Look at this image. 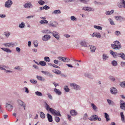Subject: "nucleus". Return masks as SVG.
I'll return each instance as SVG.
<instances>
[{"label":"nucleus","mask_w":125,"mask_h":125,"mask_svg":"<svg viewBox=\"0 0 125 125\" xmlns=\"http://www.w3.org/2000/svg\"><path fill=\"white\" fill-rule=\"evenodd\" d=\"M7 109L9 111H11L13 109V106L7 103L6 104Z\"/></svg>","instance_id":"nucleus-13"},{"label":"nucleus","mask_w":125,"mask_h":125,"mask_svg":"<svg viewBox=\"0 0 125 125\" xmlns=\"http://www.w3.org/2000/svg\"><path fill=\"white\" fill-rule=\"evenodd\" d=\"M117 6L120 8H125V1L124 0H120L117 4Z\"/></svg>","instance_id":"nucleus-7"},{"label":"nucleus","mask_w":125,"mask_h":125,"mask_svg":"<svg viewBox=\"0 0 125 125\" xmlns=\"http://www.w3.org/2000/svg\"><path fill=\"white\" fill-rule=\"evenodd\" d=\"M64 89L65 91L66 92H68L69 91L70 89L68 88L67 86H65L64 87Z\"/></svg>","instance_id":"nucleus-53"},{"label":"nucleus","mask_w":125,"mask_h":125,"mask_svg":"<svg viewBox=\"0 0 125 125\" xmlns=\"http://www.w3.org/2000/svg\"><path fill=\"white\" fill-rule=\"evenodd\" d=\"M38 3L40 5H43L45 3V2L43 0H41L38 1Z\"/></svg>","instance_id":"nucleus-45"},{"label":"nucleus","mask_w":125,"mask_h":125,"mask_svg":"<svg viewBox=\"0 0 125 125\" xmlns=\"http://www.w3.org/2000/svg\"><path fill=\"white\" fill-rule=\"evenodd\" d=\"M35 93L38 96H42V94L41 92L38 91L36 92Z\"/></svg>","instance_id":"nucleus-46"},{"label":"nucleus","mask_w":125,"mask_h":125,"mask_svg":"<svg viewBox=\"0 0 125 125\" xmlns=\"http://www.w3.org/2000/svg\"><path fill=\"white\" fill-rule=\"evenodd\" d=\"M109 78L112 81H114L115 80V78L113 76H110L109 77Z\"/></svg>","instance_id":"nucleus-51"},{"label":"nucleus","mask_w":125,"mask_h":125,"mask_svg":"<svg viewBox=\"0 0 125 125\" xmlns=\"http://www.w3.org/2000/svg\"><path fill=\"white\" fill-rule=\"evenodd\" d=\"M89 0H80V1L84 4H87L89 1Z\"/></svg>","instance_id":"nucleus-49"},{"label":"nucleus","mask_w":125,"mask_h":125,"mask_svg":"<svg viewBox=\"0 0 125 125\" xmlns=\"http://www.w3.org/2000/svg\"><path fill=\"white\" fill-rule=\"evenodd\" d=\"M114 12V10H112L111 11H106L105 12V14L106 15H110L112 14Z\"/></svg>","instance_id":"nucleus-26"},{"label":"nucleus","mask_w":125,"mask_h":125,"mask_svg":"<svg viewBox=\"0 0 125 125\" xmlns=\"http://www.w3.org/2000/svg\"><path fill=\"white\" fill-rule=\"evenodd\" d=\"M36 78L39 80L42 81H45V79L41 76H40L38 75L36 76Z\"/></svg>","instance_id":"nucleus-24"},{"label":"nucleus","mask_w":125,"mask_h":125,"mask_svg":"<svg viewBox=\"0 0 125 125\" xmlns=\"http://www.w3.org/2000/svg\"><path fill=\"white\" fill-rule=\"evenodd\" d=\"M104 116L106 119V121L110 120L109 115L107 113H104Z\"/></svg>","instance_id":"nucleus-29"},{"label":"nucleus","mask_w":125,"mask_h":125,"mask_svg":"<svg viewBox=\"0 0 125 125\" xmlns=\"http://www.w3.org/2000/svg\"><path fill=\"white\" fill-rule=\"evenodd\" d=\"M60 61H59L57 60H55L54 61V63L58 65V63L60 62Z\"/></svg>","instance_id":"nucleus-64"},{"label":"nucleus","mask_w":125,"mask_h":125,"mask_svg":"<svg viewBox=\"0 0 125 125\" xmlns=\"http://www.w3.org/2000/svg\"><path fill=\"white\" fill-rule=\"evenodd\" d=\"M70 113L71 115L73 116H75L77 114V112L74 110H71L70 111Z\"/></svg>","instance_id":"nucleus-19"},{"label":"nucleus","mask_w":125,"mask_h":125,"mask_svg":"<svg viewBox=\"0 0 125 125\" xmlns=\"http://www.w3.org/2000/svg\"><path fill=\"white\" fill-rule=\"evenodd\" d=\"M94 3L95 4H98L99 5H102V3L100 2H98L95 1L94 2Z\"/></svg>","instance_id":"nucleus-62"},{"label":"nucleus","mask_w":125,"mask_h":125,"mask_svg":"<svg viewBox=\"0 0 125 125\" xmlns=\"http://www.w3.org/2000/svg\"><path fill=\"white\" fill-rule=\"evenodd\" d=\"M17 44V43L15 42H11L4 43L3 45L6 47H12L16 46Z\"/></svg>","instance_id":"nucleus-5"},{"label":"nucleus","mask_w":125,"mask_h":125,"mask_svg":"<svg viewBox=\"0 0 125 125\" xmlns=\"http://www.w3.org/2000/svg\"><path fill=\"white\" fill-rule=\"evenodd\" d=\"M115 18L116 20L117 21L120 20L121 21L125 20V19L121 16H115Z\"/></svg>","instance_id":"nucleus-14"},{"label":"nucleus","mask_w":125,"mask_h":125,"mask_svg":"<svg viewBox=\"0 0 125 125\" xmlns=\"http://www.w3.org/2000/svg\"><path fill=\"white\" fill-rule=\"evenodd\" d=\"M42 32L43 33L47 34L52 33L49 30H43L42 31Z\"/></svg>","instance_id":"nucleus-36"},{"label":"nucleus","mask_w":125,"mask_h":125,"mask_svg":"<svg viewBox=\"0 0 125 125\" xmlns=\"http://www.w3.org/2000/svg\"><path fill=\"white\" fill-rule=\"evenodd\" d=\"M54 90L56 94L58 95H60L61 94V92L59 89L55 88Z\"/></svg>","instance_id":"nucleus-22"},{"label":"nucleus","mask_w":125,"mask_h":125,"mask_svg":"<svg viewBox=\"0 0 125 125\" xmlns=\"http://www.w3.org/2000/svg\"><path fill=\"white\" fill-rule=\"evenodd\" d=\"M47 95L48 96V98L51 100L52 99V97L51 95L49 93H48L47 94Z\"/></svg>","instance_id":"nucleus-60"},{"label":"nucleus","mask_w":125,"mask_h":125,"mask_svg":"<svg viewBox=\"0 0 125 125\" xmlns=\"http://www.w3.org/2000/svg\"><path fill=\"white\" fill-rule=\"evenodd\" d=\"M87 11H94V9L89 7H87Z\"/></svg>","instance_id":"nucleus-52"},{"label":"nucleus","mask_w":125,"mask_h":125,"mask_svg":"<svg viewBox=\"0 0 125 125\" xmlns=\"http://www.w3.org/2000/svg\"><path fill=\"white\" fill-rule=\"evenodd\" d=\"M47 115L49 121V122H52V115L49 113L47 114Z\"/></svg>","instance_id":"nucleus-18"},{"label":"nucleus","mask_w":125,"mask_h":125,"mask_svg":"<svg viewBox=\"0 0 125 125\" xmlns=\"http://www.w3.org/2000/svg\"><path fill=\"white\" fill-rule=\"evenodd\" d=\"M120 108L122 109L125 110V102L120 103Z\"/></svg>","instance_id":"nucleus-25"},{"label":"nucleus","mask_w":125,"mask_h":125,"mask_svg":"<svg viewBox=\"0 0 125 125\" xmlns=\"http://www.w3.org/2000/svg\"><path fill=\"white\" fill-rule=\"evenodd\" d=\"M44 9L45 10L49 9L50 8V7L47 5H45L43 7Z\"/></svg>","instance_id":"nucleus-63"},{"label":"nucleus","mask_w":125,"mask_h":125,"mask_svg":"<svg viewBox=\"0 0 125 125\" xmlns=\"http://www.w3.org/2000/svg\"><path fill=\"white\" fill-rule=\"evenodd\" d=\"M70 85L74 90L77 91L80 90L81 89L80 85L75 83H70Z\"/></svg>","instance_id":"nucleus-4"},{"label":"nucleus","mask_w":125,"mask_h":125,"mask_svg":"<svg viewBox=\"0 0 125 125\" xmlns=\"http://www.w3.org/2000/svg\"><path fill=\"white\" fill-rule=\"evenodd\" d=\"M30 82H31L32 83L35 84L37 82V81L36 80L33 79H31L30 80Z\"/></svg>","instance_id":"nucleus-50"},{"label":"nucleus","mask_w":125,"mask_h":125,"mask_svg":"<svg viewBox=\"0 0 125 125\" xmlns=\"http://www.w3.org/2000/svg\"><path fill=\"white\" fill-rule=\"evenodd\" d=\"M110 90L111 93L112 94H116L117 93V90L116 89L115 87H112L111 88Z\"/></svg>","instance_id":"nucleus-11"},{"label":"nucleus","mask_w":125,"mask_h":125,"mask_svg":"<svg viewBox=\"0 0 125 125\" xmlns=\"http://www.w3.org/2000/svg\"><path fill=\"white\" fill-rule=\"evenodd\" d=\"M88 119L91 121H95L96 120L100 121L101 120V119L100 117H99L98 115H92L90 118H89Z\"/></svg>","instance_id":"nucleus-6"},{"label":"nucleus","mask_w":125,"mask_h":125,"mask_svg":"<svg viewBox=\"0 0 125 125\" xmlns=\"http://www.w3.org/2000/svg\"><path fill=\"white\" fill-rule=\"evenodd\" d=\"M84 76L86 77H88L89 78H92L91 75L89 73H85L84 74Z\"/></svg>","instance_id":"nucleus-35"},{"label":"nucleus","mask_w":125,"mask_h":125,"mask_svg":"<svg viewBox=\"0 0 125 125\" xmlns=\"http://www.w3.org/2000/svg\"><path fill=\"white\" fill-rule=\"evenodd\" d=\"M120 86L123 88L125 87V81H123L120 83Z\"/></svg>","instance_id":"nucleus-37"},{"label":"nucleus","mask_w":125,"mask_h":125,"mask_svg":"<svg viewBox=\"0 0 125 125\" xmlns=\"http://www.w3.org/2000/svg\"><path fill=\"white\" fill-rule=\"evenodd\" d=\"M88 117V115L86 113L84 114L83 116V119L84 120H86Z\"/></svg>","instance_id":"nucleus-54"},{"label":"nucleus","mask_w":125,"mask_h":125,"mask_svg":"<svg viewBox=\"0 0 125 125\" xmlns=\"http://www.w3.org/2000/svg\"><path fill=\"white\" fill-rule=\"evenodd\" d=\"M24 6L25 8H32L33 7V6L30 3H26L24 5Z\"/></svg>","instance_id":"nucleus-17"},{"label":"nucleus","mask_w":125,"mask_h":125,"mask_svg":"<svg viewBox=\"0 0 125 125\" xmlns=\"http://www.w3.org/2000/svg\"><path fill=\"white\" fill-rule=\"evenodd\" d=\"M55 120L56 122L58 123L59 122L60 119L59 117H55Z\"/></svg>","instance_id":"nucleus-58"},{"label":"nucleus","mask_w":125,"mask_h":125,"mask_svg":"<svg viewBox=\"0 0 125 125\" xmlns=\"http://www.w3.org/2000/svg\"><path fill=\"white\" fill-rule=\"evenodd\" d=\"M117 56L121 57L123 60H125V55L122 52L118 53Z\"/></svg>","instance_id":"nucleus-15"},{"label":"nucleus","mask_w":125,"mask_h":125,"mask_svg":"<svg viewBox=\"0 0 125 125\" xmlns=\"http://www.w3.org/2000/svg\"><path fill=\"white\" fill-rule=\"evenodd\" d=\"M53 72L56 74H59L61 73V72L59 70L56 69L53 71Z\"/></svg>","instance_id":"nucleus-42"},{"label":"nucleus","mask_w":125,"mask_h":125,"mask_svg":"<svg viewBox=\"0 0 125 125\" xmlns=\"http://www.w3.org/2000/svg\"><path fill=\"white\" fill-rule=\"evenodd\" d=\"M94 27L95 29L99 30H102V28L101 27L97 26V25H94Z\"/></svg>","instance_id":"nucleus-40"},{"label":"nucleus","mask_w":125,"mask_h":125,"mask_svg":"<svg viewBox=\"0 0 125 125\" xmlns=\"http://www.w3.org/2000/svg\"><path fill=\"white\" fill-rule=\"evenodd\" d=\"M44 61L47 62H49L50 61V60L48 57L46 56L44 57Z\"/></svg>","instance_id":"nucleus-43"},{"label":"nucleus","mask_w":125,"mask_h":125,"mask_svg":"<svg viewBox=\"0 0 125 125\" xmlns=\"http://www.w3.org/2000/svg\"><path fill=\"white\" fill-rule=\"evenodd\" d=\"M13 2L11 0H8L6 1L5 4V6L7 8H10Z\"/></svg>","instance_id":"nucleus-8"},{"label":"nucleus","mask_w":125,"mask_h":125,"mask_svg":"<svg viewBox=\"0 0 125 125\" xmlns=\"http://www.w3.org/2000/svg\"><path fill=\"white\" fill-rule=\"evenodd\" d=\"M80 45L82 47H88L87 45V43L85 41H82L80 43Z\"/></svg>","instance_id":"nucleus-21"},{"label":"nucleus","mask_w":125,"mask_h":125,"mask_svg":"<svg viewBox=\"0 0 125 125\" xmlns=\"http://www.w3.org/2000/svg\"><path fill=\"white\" fill-rule=\"evenodd\" d=\"M9 68V67L8 66H6L4 64L0 65V70H4V72L6 73H12L13 71L10 70H7L6 69Z\"/></svg>","instance_id":"nucleus-3"},{"label":"nucleus","mask_w":125,"mask_h":125,"mask_svg":"<svg viewBox=\"0 0 125 125\" xmlns=\"http://www.w3.org/2000/svg\"><path fill=\"white\" fill-rule=\"evenodd\" d=\"M50 35L46 34L44 35L42 38V40L44 41H48L50 38Z\"/></svg>","instance_id":"nucleus-12"},{"label":"nucleus","mask_w":125,"mask_h":125,"mask_svg":"<svg viewBox=\"0 0 125 125\" xmlns=\"http://www.w3.org/2000/svg\"><path fill=\"white\" fill-rule=\"evenodd\" d=\"M1 49L4 51L8 53H11L12 52V51L9 48H1Z\"/></svg>","instance_id":"nucleus-20"},{"label":"nucleus","mask_w":125,"mask_h":125,"mask_svg":"<svg viewBox=\"0 0 125 125\" xmlns=\"http://www.w3.org/2000/svg\"><path fill=\"white\" fill-rule=\"evenodd\" d=\"M115 34L117 36H119L121 34L120 32L118 31H117L115 32Z\"/></svg>","instance_id":"nucleus-56"},{"label":"nucleus","mask_w":125,"mask_h":125,"mask_svg":"<svg viewBox=\"0 0 125 125\" xmlns=\"http://www.w3.org/2000/svg\"><path fill=\"white\" fill-rule=\"evenodd\" d=\"M63 58H64V57L62 56H59L57 57V59L59 60L62 61L63 62H65L64 61L65 60H63Z\"/></svg>","instance_id":"nucleus-59"},{"label":"nucleus","mask_w":125,"mask_h":125,"mask_svg":"<svg viewBox=\"0 0 125 125\" xmlns=\"http://www.w3.org/2000/svg\"><path fill=\"white\" fill-rule=\"evenodd\" d=\"M113 44H111L112 48L115 50H119L121 48L122 46L120 42L118 41L114 42Z\"/></svg>","instance_id":"nucleus-2"},{"label":"nucleus","mask_w":125,"mask_h":125,"mask_svg":"<svg viewBox=\"0 0 125 125\" xmlns=\"http://www.w3.org/2000/svg\"><path fill=\"white\" fill-rule=\"evenodd\" d=\"M4 34L5 35L6 37H8L10 35V33L9 32H5L4 33Z\"/></svg>","instance_id":"nucleus-47"},{"label":"nucleus","mask_w":125,"mask_h":125,"mask_svg":"<svg viewBox=\"0 0 125 125\" xmlns=\"http://www.w3.org/2000/svg\"><path fill=\"white\" fill-rule=\"evenodd\" d=\"M17 102H18V103L21 106H22L25 103L23 102L20 99H18Z\"/></svg>","instance_id":"nucleus-27"},{"label":"nucleus","mask_w":125,"mask_h":125,"mask_svg":"<svg viewBox=\"0 0 125 125\" xmlns=\"http://www.w3.org/2000/svg\"><path fill=\"white\" fill-rule=\"evenodd\" d=\"M48 21L46 20H42L39 21L40 23L42 24H47L48 23Z\"/></svg>","instance_id":"nucleus-33"},{"label":"nucleus","mask_w":125,"mask_h":125,"mask_svg":"<svg viewBox=\"0 0 125 125\" xmlns=\"http://www.w3.org/2000/svg\"><path fill=\"white\" fill-rule=\"evenodd\" d=\"M33 43L34 46L35 47H37L38 46V42L37 41H33Z\"/></svg>","instance_id":"nucleus-48"},{"label":"nucleus","mask_w":125,"mask_h":125,"mask_svg":"<svg viewBox=\"0 0 125 125\" xmlns=\"http://www.w3.org/2000/svg\"><path fill=\"white\" fill-rule=\"evenodd\" d=\"M108 20L110 21V23L112 25H115V23L114 22V21L111 19H109Z\"/></svg>","instance_id":"nucleus-55"},{"label":"nucleus","mask_w":125,"mask_h":125,"mask_svg":"<svg viewBox=\"0 0 125 125\" xmlns=\"http://www.w3.org/2000/svg\"><path fill=\"white\" fill-rule=\"evenodd\" d=\"M91 105L93 110L95 111H96L97 107L96 105L93 103L91 104Z\"/></svg>","instance_id":"nucleus-31"},{"label":"nucleus","mask_w":125,"mask_h":125,"mask_svg":"<svg viewBox=\"0 0 125 125\" xmlns=\"http://www.w3.org/2000/svg\"><path fill=\"white\" fill-rule=\"evenodd\" d=\"M41 72L44 75L49 76L50 77L52 78L53 77V75L48 71H42Z\"/></svg>","instance_id":"nucleus-10"},{"label":"nucleus","mask_w":125,"mask_h":125,"mask_svg":"<svg viewBox=\"0 0 125 125\" xmlns=\"http://www.w3.org/2000/svg\"><path fill=\"white\" fill-rule=\"evenodd\" d=\"M40 115L42 119L44 118L45 117V115L44 113L42 112L40 113Z\"/></svg>","instance_id":"nucleus-41"},{"label":"nucleus","mask_w":125,"mask_h":125,"mask_svg":"<svg viewBox=\"0 0 125 125\" xmlns=\"http://www.w3.org/2000/svg\"><path fill=\"white\" fill-rule=\"evenodd\" d=\"M14 69L15 70H17L18 71H21L22 69L20 67V66H17L14 67Z\"/></svg>","instance_id":"nucleus-57"},{"label":"nucleus","mask_w":125,"mask_h":125,"mask_svg":"<svg viewBox=\"0 0 125 125\" xmlns=\"http://www.w3.org/2000/svg\"><path fill=\"white\" fill-rule=\"evenodd\" d=\"M70 18L71 20L73 21H76V18L74 16H71Z\"/></svg>","instance_id":"nucleus-61"},{"label":"nucleus","mask_w":125,"mask_h":125,"mask_svg":"<svg viewBox=\"0 0 125 125\" xmlns=\"http://www.w3.org/2000/svg\"><path fill=\"white\" fill-rule=\"evenodd\" d=\"M96 48V47L93 46H91L90 47L91 51L92 52H94Z\"/></svg>","instance_id":"nucleus-28"},{"label":"nucleus","mask_w":125,"mask_h":125,"mask_svg":"<svg viewBox=\"0 0 125 125\" xmlns=\"http://www.w3.org/2000/svg\"><path fill=\"white\" fill-rule=\"evenodd\" d=\"M46 105L45 108L48 111H49L53 115H56L58 116H61L60 112L59 111H56L53 108H50L49 106L46 103Z\"/></svg>","instance_id":"nucleus-1"},{"label":"nucleus","mask_w":125,"mask_h":125,"mask_svg":"<svg viewBox=\"0 0 125 125\" xmlns=\"http://www.w3.org/2000/svg\"><path fill=\"white\" fill-rule=\"evenodd\" d=\"M111 64L112 65L114 66H116L117 65V63L116 61L113 60Z\"/></svg>","instance_id":"nucleus-34"},{"label":"nucleus","mask_w":125,"mask_h":125,"mask_svg":"<svg viewBox=\"0 0 125 125\" xmlns=\"http://www.w3.org/2000/svg\"><path fill=\"white\" fill-rule=\"evenodd\" d=\"M107 101L109 105H113L114 104V102L111 100L107 99Z\"/></svg>","instance_id":"nucleus-44"},{"label":"nucleus","mask_w":125,"mask_h":125,"mask_svg":"<svg viewBox=\"0 0 125 125\" xmlns=\"http://www.w3.org/2000/svg\"><path fill=\"white\" fill-rule=\"evenodd\" d=\"M39 64L42 66H45L46 65V63L44 61H41L39 62Z\"/></svg>","instance_id":"nucleus-39"},{"label":"nucleus","mask_w":125,"mask_h":125,"mask_svg":"<svg viewBox=\"0 0 125 125\" xmlns=\"http://www.w3.org/2000/svg\"><path fill=\"white\" fill-rule=\"evenodd\" d=\"M109 58V57L106 54H104L103 55V59L104 60H106L107 59Z\"/></svg>","instance_id":"nucleus-30"},{"label":"nucleus","mask_w":125,"mask_h":125,"mask_svg":"<svg viewBox=\"0 0 125 125\" xmlns=\"http://www.w3.org/2000/svg\"><path fill=\"white\" fill-rule=\"evenodd\" d=\"M94 35V36L97 38H100L101 36V35L100 33L97 32H95L93 33Z\"/></svg>","instance_id":"nucleus-23"},{"label":"nucleus","mask_w":125,"mask_h":125,"mask_svg":"<svg viewBox=\"0 0 125 125\" xmlns=\"http://www.w3.org/2000/svg\"><path fill=\"white\" fill-rule=\"evenodd\" d=\"M53 36L56 38L57 40H59L60 36L58 35L59 33L57 31H53L51 33Z\"/></svg>","instance_id":"nucleus-9"},{"label":"nucleus","mask_w":125,"mask_h":125,"mask_svg":"<svg viewBox=\"0 0 125 125\" xmlns=\"http://www.w3.org/2000/svg\"><path fill=\"white\" fill-rule=\"evenodd\" d=\"M25 26L24 23L23 22H22L19 24V27L20 28H22L24 27Z\"/></svg>","instance_id":"nucleus-38"},{"label":"nucleus","mask_w":125,"mask_h":125,"mask_svg":"<svg viewBox=\"0 0 125 125\" xmlns=\"http://www.w3.org/2000/svg\"><path fill=\"white\" fill-rule=\"evenodd\" d=\"M61 13V11L60 10H55L54 11L52 12V14H60Z\"/></svg>","instance_id":"nucleus-32"},{"label":"nucleus","mask_w":125,"mask_h":125,"mask_svg":"<svg viewBox=\"0 0 125 125\" xmlns=\"http://www.w3.org/2000/svg\"><path fill=\"white\" fill-rule=\"evenodd\" d=\"M109 52L114 58H116L117 57L118 53L117 52H114L111 50Z\"/></svg>","instance_id":"nucleus-16"}]
</instances>
